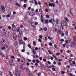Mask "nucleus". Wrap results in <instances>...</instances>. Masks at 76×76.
<instances>
[{
  "label": "nucleus",
  "mask_w": 76,
  "mask_h": 76,
  "mask_svg": "<svg viewBox=\"0 0 76 76\" xmlns=\"http://www.w3.org/2000/svg\"><path fill=\"white\" fill-rule=\"evenodd\" d=\"M54 32H56L57 31V29L56 28H54Z\"/></svg>",
  "instance_id": "obj_51"
},
{
  "label": "nucleus",
  "mask_w": 76,
  "mask_h": 76,
  "mask_svg": "<svg viewBox=\"0 0 76 76\" xmlns=\"http://www.w3.org/2000/svg\"><path fill=\"white\" fill-rule=\"evenodd\" d=\"M13 38L14 40H16L17 38V35L16 34H14L13 35Z\"/></svg>",
  "instance_id": "obj_4"
},
{
  "label": "nucleus",
  "mask_w": 76,
  "mask_h": 76,
  "mask_svg": "<svg viewBox=\"0 0 76 76\" xmlns=\"http://www.w3.org/2000/svg\"><path fill=\"white\" fill-rule=\"evenodd\" d=\"M41 21L42 22H44V19H43L42 18L41 19Z\"/></svg>",
  "instance_id": "obj_36"
},
{
  "label": "nucleus",
  "mask_w": 76,
  "mask_h": 76,
  "mask_svg": "<svg viewBox=\"0 0 76 76\" xmlns=\"http://www.w3.org/2000/svg\"><path fill=\"white\" fill-rule=\"evenodd\" d=\"M36 44V42H35V41H34L33 42V44L34 45H35Z\"/></svg>",
  "instance_id": "obj_28"
},
{
  "label": "nucleus",
  "mask_w": 76,
  "mask_h": 76,
  "mask_svg": "<svg viewBox=\"0 0 76 76\" xmlns=\"http://www.w3.org/2000/svg\"><path fill=\"white\" fill-rule=\"evenodd\" d=\"M36 62H37V63H39V61L38 60H37V61H36Z\"/></svg>",
  "instance_id": "obj_64"
},
{
  "label": "nucleus",
  "mask_w": 76,
  "mask_h": 76,
  "mask_svg": "<svg viewBox=\"0 0 76 76\" xmlns=\"http://www.w3.org/2000/svg\"><path fill=\"white\" fill-rule=\"evenodd\" d=\"M15 5H16V6H18V7H20V4L17 3Z\"/></svg>",
  "instance_id": "obj_21"
},
{
  "label": "nucleus",
  "mask_w": 76,
  "mask_h": 76,
  "mask_svg": "<svg viewBox=\"0 0 76 76\" xmlns=\"http://www.w3.org/2000/svg\"><path fill=\"white\" fill-rule=\"evenodd\" d=\"M38 41L39 42H42V40H41V39H39L38 40Z\"/></svg>",
  "instance_id": "obj_44"
},
{
  "label": "nucleus",
  "mask_w": 76,
  "mask_h": 76,
  "mask_svg": "<svg viewBox=\"0 0 76 76\" xmlns=\"http://www.w3.org/2000/svg\"><path fill=\"white\" fill-rule=\"evenodd\" d=\"M55 5L54 4V3H53L52 4L50 3V2L49 3V6H51V7H55Z\"/></svg>",
  "instance_id": "obj_3"
},
{
  "label": "nucleus",
  "mask_w": 76,
  "mask_h": 76,
  "mask_svg": "<svg viewBox=\"0 0 76 76\" xmlns=\"http://www.w3.org/2000/svg\"><path fill=\"white\" fill-rule=\"evenodd\" d=\"M0 55L1 56V57H5V56H4V54L3 53H0Z\"/></svg>",
  "instance_id": "obj_6"
},
{
  "label": "nucleus",
  "mask_w": 76,
  "mask_h": 76,
  "mask_svg": "<svg viewBox=\"0 0 76 76\" xmlns=\"http://www.w3.org/2000/svg\"><path fill=\"white\" fill-rule=\"evenodd\" d=\"M15 75L16 76H20V74L18 72H16Z\"/></svg>",
  "instance_id": "obj_8"
},
{
  "label": "nucleus",
  "mask_w": 76,
  "mask_h": 76,
  "mask_svg": "<svg viewBox=\"0 0 76 76\" xmlns=\"http://www.w3.org/2000/svg\"><path fill=\"white\" fill-rule=\"evenodd\" d=\"M23 7H24V8H26V4H24L23 6Z\"/></svg>",
  "instance_id": "obj_31"
},
{
  "label": "nucleus",
  "mask_w": 76,
  "mask_h": 76,
  "mask_svg": "<svg viewBox=\"0 0 76 76\" xmlns=\"http://www.w3.org/2000/svg\"><path fill=\"white\" fill-rule=\"evenodd\" d=\"M32 52V53H33V54H36V51H35L34 50H33Z\"/></svg>",
  "instance_id": "obj_12"
},
{
  "label": "nucleus",
  "mask_w": 76,
  "mask_h": 76,
  "mask_svg": "<svg viewBox=\"0 0 76 76\" xmlns=\"http://www.w3.org/2000/svg\"><path fill=\"white\" fill-rule=\"evenodd\" d=\"M58 64L59 65V66H61V62H58Z\"/></svg>",
  "instance_id": "obj_29"
},
{
  "label": "nucleus",
  "mask_w": 76,
  "mask_h": 76,
  "mask_svg": "<svg viewBox=\"0 0 76 76\" xmlns=\"http://www.w3.org/2000/svg\"><path fill=\"white\" fill-rule=\"evenodd\" d=\"M31 7H29L28 8V10H31Z\"/></svg>",
  "instance_id": "obj_42"
},
{
  "label": "nucleus",
  "mask_w": 76,
  "mask_h": 76,
  "mask_svg": "<svg viewBox=\"0 0 76 76\" xmlns=\"http://www.w3.org/2000/svg\"><path fill=\"white\" fill-rule=\"evenodd\" d=\"M16 28L15 27H13L12 28V30L13 31H16Z\"/></svg>",
  "instance_id": "obj_7"
},
{
  "label": "nucleus",
  "mask_w": 76,
  "mask_h": 76,
  "mask_svg": "<svg viewBox=\"0 0 76 76\" xmlns=\"http://www.w3.org/2000/svg\"><path fill=\"white\" fill-rule=\"evenodd\" d=\"M45 11L46 12H48V9H46L45 10Z\"/></svg>",
  "instance_id": "obj_50"
},
{
  "label": "nucleus",
  "mask_w": 76,
  "mask_h": 76,
  "mask_svg": "<svg viewBox=\"0 0 76 76\" xmlns=\"http://www.w3.org/2000/svg\"><path fill=\"white\" fill-rule=\"evenodd\" d=\"M38 64L36 62V63H35V66H38Z\"/></svg>",
  "instance_id": "obj_58"
},
{
  "label": "nucleus",
  "mask_w": 76,
  "mask_h": 76,
  "mask_svg": "<svg viewBox=\"0 0 76 76\" xmlns=\"http://www.w3.org/2000/svg\"><path fill=\"white\" fill-rule=\"evenodd\" d=\"M18 39L20 42H22V39L21 38L19 37L18 38Z\"/></svg>",
  "instance_id": "obj_10"
},
{
  "label": "nucleus",
  "mask_w": 76,
  "mask_h": 76,
  "mask_svg": "<svg viewBox=\"0 0 76 76\" xmlns=\"http://www.w3.org/2000/svg\"><path fill=\"white\" fill-rule=\"evenodd\" d=\"M40 67L41 69H42V70H43V69H44V66H43V65H41Z\"/></svg>",
  "instance_id": "obj_13"
},
{
  "label": "nucleus",
  "mask_w": 76,
  "mask_h": 76,
  "mask_svg": "<svg viewBox=\"0 0 76 76\" xmlns=\"http://www.w3.org/2000/svg\"><path fill=\"white\" fill-rule=\"evenodd\" d=\"M4 47H5L6 48H7L8 47V46H7V45H4Z\"/></svg>",
  "instance_id": "obj_46"
},
{
  "label": "nucleus",
  "mask_w": 76,
  "mask_h": 76,
  "mask_svg": "<svg viewBox=\"0 0 76 76\" xmlns=\"http://www.w3.org/2000/svg\"><path fill=\"white\" fill-rule=\"evenodd\" d=\"M49 45H50V46H52V45H53L52 44V43H49Z\"/></svg>",
  "instance_id": "obj_56"
},
{
  "label": "nucleus",
  "mask_w": 76,
  "mask_h": 76,
  "mask_svg": "<svg viewBox=\"0 0 76 76\" xmlns=\"http://www.w3.org/2000/svg\"><path fill=\"white\" fill-rule=\"evenodd\" d=\"M11 58H13V59L15 58V57L13 56H11Z\"/></svg>",
  "instance_id": "obj_45"
},
{
  "label": "nucleus",
  "mask_w": 76,
  "mask_h": 76,
  "mask_svg": "<svg viewBox=\"0 0 76 76\" xmlns=\"http://www.w3.org/2000/svg\"><path fill=\"white\" fill-rule=\"evenodd\" d=\"M43 61H44V62H46V61H47L46 59H43Z\"/></svg>",
  "instance_id": "obj_38"
},
{
  "label": "nucleus",
  "mask_w": 76,
  "mask_h": 76,
  "mask_svg": "<svg viewBox=\"0 0 76 76\" xmlns=\"http://www.w3.org/2000/svg\"><path fill=\"white\" fill-rule=\"evenodd\" d=\"M23 25H21L20 26V27L21 28H23Z\"/></svg>",
  "instance_id": "obj_48"
},
{
  "label": "nucleus",
  "mask_w": 76,
  "mask_h": 76,
  "mask_svg": "<svg viewBox=\"0 0 76 76\" xmlns=\"http://www.w3.org/2000/svg\"><path fill=\"white\" fill-rule=\"evenodd\" d=\"M9 75H10V76H13V75H12V73H11V72H10V71H9Z\"/></svg>",
  "instance_id": "obj_14"
},
{
  "label": "nucleus",
  "mask_w": 76,
  "mask_h": 76,
  "mask_svg": "<svg viewBox=\"0 0 76 76\" xmlns=\"http://www.w3.org/2000/svg\"><path fill=\"white\" fill-rule=\"evenodd\" d=\"M13 3V0H10V4H12Z\"/></svg>",
  "instance_id": "obj_9"
},
{
  "label": "nucleus",
  "mask_w": 76,
  "mask_h": 76,
  "mask_svg": "<svg viewBox=\"0 0 76 76\" xmlns=\"http://www.w3.org/2000/svg\"><path fill=\"white\" fill-rule=\"evenodd\" d=\"M48 20H46L45 21V23L47 24L49 23Z\"/></svg>",
  "instance_id": "obj_15"
},
{
  "label": "nucleus",
  "mask_w": 76,
  "mask_h": 76,
  "mask_svg": "<svg viewBox=\"0 0 76 76\" xmlns=\"http://www.w3.org/2000/svg\"><path fill=\"white\" fill-rule=\"evenodd\" d=\"M14 44L15 45H18V43L17 42H15Z\"/></svg>",
  "instance_id": "obj_34"
},
{
  "label": "nucleus",
  "mask_w": 76,
  "mask_h": 76,
  "mask_svg": "<svg viewBox=\"0 0 76 76\" xmlns=\"http://www.w3.org/2000/svg\"><path fill=\"white\" fill-rule=\"evenodd\" d=\"M39 37L40 39H42V36L41 35L39 36Z\"/></svg>",
  "instance_id": "obj_43"
},
{
  "label": "nucleus",
  "mask_w": 76,
  "mask_h": 76,
  "mask_svg": "<svg viewBox=\"0 0 76 76\" xmlns=\"http://www.w3.org/2000/svg\"><path fill=\"white\" fill-rule=\"evenodd\" d=\"M31 12H34V9H31Z\"/></svg>",
  "instance_id": "obj_63"
},
{
  "label": "nucleus",
  "mask_w": 76,
  "mask_h": 76,
  "mask_svg": "<svg viewBox=\"0 0 76 76\" xmlns=\"http://www.w3.org/2000/svg\"><path fill=\"white\" fill-rule=\"evenodd\" d=\"M26 71L27 73H29V72H30V71H29V70L28 69H26Z\"/></svg>",
  "instance_id": "obj_19"
},
{
  "label": "nucleus",
  "mask_w": 76,
  "mask_h": 76,
  "mask_svg": "<svg viewBox=\"0 0 76 76\" xmlns=\"http://www.w3.org/2000/svg\"><path fill=\"white\" fill-rule=\"evenodd\" d=\"M67 23L65 21H62L60 24L61 27H64L66 25Z\"/></svg>",
  "instance_id": "obj_1"
},
{
  "label": "nucleus",
  "mask_w": 76,
  "mask_h": 76,
  "mask_svg": "<svg viewBox=\"0 0 76 76\" xmlns=\"http://www.w3.org/2000/svg\"><path fill=\"white\" fill-rule=\"evenodd\" d=\"M47 62L49 64H51V62L50 61H48Z\"/></svg>",
  "instance_id": "obj_41"
},
{
  "label": "nucleus",
  "mask_w": 76,
  "mask_h": 76,
  "mask_svg": "<svg viewBox=\"0 0 76 76\" xmlns=\"http://www.w3.org/2000/svg\"><path fill=\"white\" fill-rule=\"evenodd\" d=\"M66 43H65V44H64L63 45V47H64V48H65V47L66 46Z\"/></svg>",
  "instance_id": "obj_40"
},
{
  "label": "nucleus",
  "mask_w": 76,
  "mask_h": 76,
  "mask_svg": "<svg viewBox=\"0 0 76 76\" xmlns=\"http://www.w3.org/2000/svg\"><path fill=\"white\" fill-rule=\"evenodd\" d=\"M39 13H40V14L41 15H42V10H41V9H39Z\"/></svg>",
  "instance_id": "obj_11"
},
{
  "label": "nucleus",
  "mask_w": 76,
  "mask_h": 76,
  "mask_svg": "<svg viewBox=\"0 0 76 76\" xmlns=\"http://www.w3.org/2000/svg\"><path fill=\"white\" fill-rule=\"evenodd\" d=\"M70 14H71V15H72V16H74V14H73V13H72V12L71 11V10H70Z\"/></svg>",
  "instance_id": "obj_26"
},
{
  "label": "nucleus",
  "mask_w": 76,
  "mask_h": 76,
  "mask_svg": "<svg viewBox=\"0 0 76 76\" xmlns=\"http://www.w3.org/2000/svg\"><path fill=\"white\" fill-rule=\"evenodd\" d=\"M68 18H65V20L66 21H68Z\"/></svg>",
  "instance_id": "obj_52"
},
{
  "label": "nucleus",
  "mask_w": 76,
  "mask_h": 76,
  "mask_svg": "<svg viewBox=\"0 0 76 76\" xmlns=\"http://www.w3.org/2000/svg\"><path fill=\"white\" fill-rule=\"evenodd\" d=\"M69 63H72V60H70L69 61Z\"/></svg>",
  "instance_id": "obj_55"
},
{
  "label": "nucleus",
  "mask_w": 76,
  "mask_h": 76,
  "mask_svg": "<svg viewBox=\"0 0 76 76\" xmlns=\"http://www.w3.org/2000/svg\"><path fill=\"white\" fill-rule=\"evenodd\" d=\"M25 49H23V50H21V51L22 52H25Z\"/></svg>",
  "instance_id": "obj_54"
},
{
  "label": "nucleus",
  "mask_w": 76,
  "mask_h": 76,
  "mask_svg": "<svg viewBox=\"0 0 76 76\" xmlns=\"http://www.w3.org/2000/svg\"><path fill=\"white\" fill-rule=\"evenodd\" d=\"M26 64L27 66H29V63H27Z\"/></svg>",
  "instance_id": "obj_61"
},
{
  "label": "nucleus",
  "mask_w": 76,
  "mask_h": 76,
  "mask_svg": "<svg viewBox=\"0 0 76 76\" xmlns=\"http://www.w3.org/2000/svg\"><path fill=\"white\" fill-rule=\"evenodd\" d=\"M20 69H23V65H20Z\"/></svg>",
  "instance_id": "obj_18"
},
{
  "label": "nucleus",
  "mask_w": 76,
  "mask_h": 76,
  "mask_svg": "<svg viewBox=\"0 0 76 76\" xmlns=\"http://www.w3.org/2000/svg\"><path fill=\"white\" fill-rule=\"evenodd\" d=\"M43 30L45 31H46L47 30V28L46 27L44 28L43 29Z\"/></svg>",
  "instance_id": "obj_24"
},
{
  "label": "nucleus",
  "mask_w": 76,
  "mask_h": 76,
  "mask_svg": "<svg viewBox=\"0 0 76 76\" xmlns=\"http://www.w3.org/2000/svg\"><path fill=\"white\" fill-rule=\"evenodd\" d=\"M1 49L2 50H5L6 49V48H5V47H1Z\"/></svg>",
  "instance_id": "obj_25"
},
{
  "label": "nucleus",
  "mask_w": 76,
  "mask_h": 76,
  "mask_svg": "<svg viewBox=\"0 0 76 76\" xmlns=\"http://www.w3.org/2000/svg\"><path fill=\"white\" fill-rule=\"evenodd\" d=\"M28 47H29V48H31V45H30V44L28 45Z\"/></svg>",
  "instance_id": "obj_32"
},
{
  "label": "nucleus",
  "mask_w": 76,
  "mask_h": 76,
  "mask_svg": "<svg viewBox=\"0 0 76 76\" xmlns=\"http://www.w3.org/2000/svg\"><path fill=\"white\" fill-rule=\"evenodd\" d=\"M48 52L49 53V54H53L51 53V51H50V50H48Z\"/></svg>",
  "instance_id": "obj_23"
},
{
  "label": "nucleus",
  "mask_w": 76,
  "mask_h": 76,
  "mask_svg": "<svg viewBox=\"0 0 76 76\" xmlns=\"http://www.w3.org/2000/svg\"><path fill=\"white\" fill-rule=\"evenodd\" d=\"M5 34L6 36H7V35H8V34H9V32H6L5 33Z\"/></svg>",
  "instance_id": "obj_17"
},
{
  "label": "nucleus",
  "mask_w": 76,
  "mask_h": 76,
  "mask_svg": "<svg viewBox=\"0 0 76 76\" xmlns=\"http://www.w3.org/2000/svg\"><path fill=\"white\" fill-rule=\"evenodd\" d=\"M1 7L2 9L3 12H5V8H4V6L2 5Z\"/></svg>",
  "instance_id": "obj_5"
},
{
  "label": "nucleus",
  "mask_w": 76,
  "mask_h": 76,
  "mask_svg": "<svg viewBox=\"0 0 76 76\" xmlns=\"http://www.w3.org/2000/svg\"><path fill=\"white\" fill-rule=\"evenodd\" d=\"M52 69L53 71H56V69H55V68H52Z\"/></svg>",
  "instance_id": "obj_33"
},
{
  "label": "nucleus",
  "mask_w": 76,
  "mask_h": 76,
  "mask_svg": "<svg viewBox=\"0 0 76 76\" xmlns=\"http://www.w3.org/2000/svg\"><path fill=\"white\" fill-rule=\"evenodd\" d=\"M65 34L67 36H68V31H66L65 32Z\"/></svg>",
  "instance_id": "obj_20"
},
{
  "label": "nucleus",
  "mask_w": 76,
  "mask_h": 76,
  "mask_svg": "<svg viewBox=\"0 0 76 76\" xmlns=\"http://www.w3.org/2000/svg\"><path fill=\"white\" fill-rule=\"evenodd\" d=\"M56 55L57 56H58V55H60V53H57L56 54Z\"/></svg>",
  "instance_id": "obj_57"
},
{
  "label": "nucleus",
  "mask_w": 76,
  "mask_h": 76,
  "mask_svg": "<svg viewBox=\"0 0 76 76\" xmlns=\"http://www.w3.org/2000/svg\"><path fill=\"white\" fill-rule=\"evenodd\" d=\"M72 63L73 64H76V63L75 62V61H73Z\"/></svg>",
  "instance_id": "obj_39"
},
{
  "label": "nucleus",
  "mask_w": 76,
  "mask_h": 76,
  "mask_svg": "<svg viewBox=\"0 0 76 76\" xmlns=\"http://www.w3.org/2000/svg\"><path fill=\"white\" fill-rule=\"evenodd\" d=\"M64 41V39H62L61 40V41Z\"/></svg>",
  "instance_id": "obj_59"
},
{
  "label": "nucleus",
  "mask_w": 76,
  "mask_h": 76,
  "mask_svg": "<svg viewBox=\"0 0 76 76\" xmlns=\"http://www.w3.org/2000/svg\"><path fill=\"white\" fill-rule=\"evenodd\" d=\"M7 16L8 18H9L10 16V15L9 14L7 15Z\"/></svg>",
  "instance_id": "obj_53"
},
{
  "label": "nucleus",
  "mask_w": 76,
  "mask_h": 76,
  "mask_svg": "<svg viewBox=\"0 0 76 76\" xmlns=\"http://www.w3.org/2000/svg\"><path fill=\"white\" fill-rule=\"evenodd\" d=\"M8 28L9 29H11V27L10 26L8 27Z\"/></svg>",
  "instance_id": "obj_60"
},
{
  "label": "nucleus",
  "mask_w": 76,
  "mask_h": 76,
  "mask_svg": "<svg viewBox=\"0 0 76 76\" xmlns=\"http://www.w3.org/2000/svg\"><path fill=\"white\" fill-rule=\"evenodd\" d=\"M53 57L54 58H56V56L54 55V54H53Z\"/></svg>",
  "instance_id": "obj_49"
},
{
  "label": "nucleus",
  "mask_w": 76,
  "mask_h": 76,
  "mask_svg": "<svg viewBox=\"0 0 76 76\" xmlns=\"http://www.w3.org/2000/svg\"><path fill=\"white\" fill-rule=\"evenodd\" d=\"M35 25H38V22H36L35 23Z\"/></svg>",
  "instance_id": "obj_62"
},
{
  "label": "nucleus",
  "mask_w": 76,
  "mask_h": 76,
  "mask_svg": "<svg viewBox=\"0 0 76 76\" xmlns=\"http://www.w3.org/2000/svg\"><path fill=\"white\" fill-rule=\"evenodd\" d=\"M19 34L20 35H22V31H20Z\"/></svg>",
  "instance_id": "obj_37"
},
{
  "label": "nucleus",
  "mask_w": 76,
  "mask_h": 76,
  "mask_svg": "<svg viewBox=\"0 0 76 76\" xmlns=\"http://www.w3.org/2000/svg\"><path fill=\"white\" fill-rule=\"evenodd\" d=\"M2 35L4 36V37H6V34L5 33H3L2 34Z\"/></svg>",
  "instance_id": "obj_27"
},
{
  "label": "nucleus",
  "mask_w": 76,
  "mask_h": 76,
  "mask_svg": "<svg viewBox=\"0 0 76 76\" xmlns=\"http://www.w3.org/2000/svg\"><path fill=\"white\" fill-rule=\"evenodd\" d=\"M9 64L10 65V66H12V63L11 61H9Z\"/></svg>",
  "instance_id": "obj_22"
},
{
  "label": "nucleus",
  "mask_w": 76,
  "mask_h": 76,
  "mask_svg": "<svg viewBox=\"0 0 76 76\" xmlns=\"http://www.w3.org/2000/svg\"><path fill=\"white\" fill-rule=\"evenodd\" d=\"M23 39H24V41H26V40H27V39H27V38H26V37H24Z\"/></svg>",
  "instance_id": "obj_16"
},
{
  "label": "nucleus",
  "mask_w": 76,
  "mask_h": 76,
  "mask_svg": "<svg viewBox=\"0 0 76 76\" xmlns=\"http://www.w3.org/2000/svg\"><path fill=\"white\" fill-rule=\"evenodd\" d=\"M54 0H50V2L51 3H53V2H54Z\"/></svg>",
  "instance_id": "obj_47"
},
{
  "label": "nucleus",
  "mask_w": 76,
  "mask_h": 76,
  "mask_svg": "<svg viewBox=\"0 0 76 76\" xmlns=\"http://www.w3.org/2000/svg\"><path fill=\"white\" fill-rule=\"evenodd\" d=\"M46 18H49V15H46Z\"/></svg>",
  "instance_id": "obj_30"
},
{
  "label": "nucleus",
  "mask_w": 76,
  "mask_h": 76,
  "mask_svg": "<svg viewBox=\"0 0 76 76\" xmlns=\"http://www.w3.org/2000/svg\"><path fill=\"white\" fill-rule=\"evenodd\" d=\"M21 64L22 65H24L25 63V58L23 57L21 59Z\"/></svg>",
  "instance_id": "obj_2"
},
{
  "label": "nucleus",
  "mask_w": 76,
  "mask_h": 76,
  "mask_svg": "<svg viewBox=\"0 0 76 76\" xmlns=\"http://www.w3.org/2000/svg\"><path fill=\"white\" fill-rule=\"evenodd\" d=\"M48 39H50V40H51L52 39H51V37L50 36H49L48 37Z\"/></svg>",
  "instance_id": "obj_35"
}]
</instances>
